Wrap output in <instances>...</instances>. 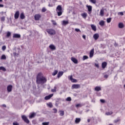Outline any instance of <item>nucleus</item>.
<instances>
[{
  "instance_id": "obj_15",
  "label": "nucleus",
  "mask_w": 125,
  "mask_h": 125,
  "mask_svg": "<svg viewBox=\"0 0 125 125\" xmlns=\"http://www.w3.org/2000/svg\"><path fill=\"white\" fill-rule=\"evenodd\" d=\"M93 38L94 39V40H95V41L98 40V39L99 38V34L96 33L93 36Z\"/></svg>"
},
{
  "instance_id": "obj_25",
  "label": "nucleus",
  "mask_w": 125,
  "mask_h": 125,
  "mask_svg": "<svg viewBox=\"0 0 125 125\" xmlns=\"http://www.w3.org/2000/svg\"><path fill=\"white\" fill-rule=\"evenodd\" d=\"M100 13L101 16H104V9H101Z\"/></svg>"
},
{
  "instance_id": "obj_2",
  "label": "nucleus",
  "mask_w": 125,
  "mask_h": 125,
  "mask_svg": "<svg viewBox=\"0 0 125 125\" xmlns=\"http://www.w3.org/2000/svg\"><path fill=\"white\" fill-rule=\"evenodd\" d=\"M56 11L58 14V16H61L62 15V6L59 5L56 8Z\"/></svg>"
},
{
  "instance_id": "obj_53",
  "label": "nucleus",
  "mask_w": 125,
  "mask_h": 125,
  "mask_svg": "<svg viewBox=\"0 0 125 125\" xmlns=\"http://www.w3.org/2000/svg\"><path fill=\"white\" fill-rule=\"evenodd\" d=\"M108 77H109V75H105L104 76V79H107Z\"/></svg>"
},
{
  "instance_id": "obj_16",
  "label": "nucleus",
  "mask_w": 125,
  "mask_h": 125,
  "mask_svg": "<svg viewBox=\"0 0 125 125\" xmlns=\"http://www.w3.org/2000/svg\"><path fill=\"white\" fill-rule=\"evenodd\" d=\"M71 61L73 63H75V64H78V60H77V59L72 57L71 58Z\"/></svg>"
},
{
  "instance_id": "obj_26",
  "label": "nucleus",
  "mask_w": 125,
  "mask_h": 125,
  "mask_svg": "<svg viewBox=\"0 0 125 125\" xmlns=\"http://www.w3.org/2000/svg\"><path fill=\"white\" fill-rule=\"evenodd\" d=\"M91 27L92 28V30H93V31H96V26L94 24H91Z\"/></svg>"
},
{
  "instance_id": "obj_9",
  "label": "nucleus",
  "mask_w": 125,
  "mask_h": 125,
  "mask_svg": "<svg viewBox=\"0 0 125 125\" xmlns=\"http://www.w3.org/2000/svg\"><path fill=\"white\" fill-rule=\"evenodd\" d=\"M20 13L19 11H17L15 13L14 17L15 19H18L19 18Z\"/></svg>"
},
{
  "instance_id": "obj_32",
  "label": "nucleus",
  "mask_w": 125,
  "mask_h": 125,
  "mask_svg": "<svg viewBox=\"0 0 125 125\" xmlns=\"http://www.w3.org/2000/svg\"><path fill=\"white\" fill-rule=\"evenodd\" d=\"M111 21H112V18H107L106 19L107 23H110Z\"/></svg>"
},
{
  "instance_id": "obj_46",
  "label": "nucleus",
  "mask_w": 125,
  "mask_h": 125,
  "mask_svg": "<svg viewBox=\"0 0 125 125\" xmlns=\"http://www.w3.org/2000/svg\"><path fill=\"white\" fill-rule=\"evenodd\" d=\"M42 12H45L46 11V9H45V7H43L42 10Z\"/></svg>"
},
{
  "instance_id": "obj_23",
  "label": "nucleus",
  "mask_w": 125,
  "mask_h": 125,
  "mask_svg": "<svg viewBox=\"0 0 125 125\" xmlns=\"http://www.w3.org/2000/svg\"><path fill=\"white\" fill-rule=\"evenodd\" d=\"M95 90L96 91H100V90H101V87H100V86H96V87H95Z\"/></svg>"
},
{
  "instance_id": "obj_62",
  "label": "nucleus",
  "mask_w": 125,
  "mask_h": 125,
  "mask_svg": "<svg viewBox=\"0 0 125 125\" xmlns=\"http://www.w3.org/2000/svg\"><path fill=\"white\" fill-rule=\"evenodd\" d=\"M87 122H88V123H90V119H88Z\"/></svg>"
},
{
  "instance_id": "obj_29",
  "label": "nucleus",
  "mask_w": 125,
  "mask_h": 125,
  "mask_svg": "<svg viewBox=\"0 0 125 125\" xmlns=\"http://www.w3.org/2000/svg\"><path fill=\"white\" fill-rule=\"evenodd\" d=\"M62 25H68L69 24V21H62Z\"/></svg>"
},
{
  "instance_id": "obj_47",
  "label": "nucleus",
  "mask_w": 125,
  "mask_h": 125,
  "mask_svg": "<svg viewBox=\"0 0 125 125\" xmlns=\"http://www.w3.org/2000/svg\"><path fill=\"white\" fill-rule=\"evenodd\" d=\"M118 15H121V16H123L124 15V13L123 12H119Z\"/></svg>"
},
{
  "instance_id": "obj_48",
  "label": "nucleus",
  "mask_w": 125,
  "mask_h": 125,
  "mask_svg": "<svg viewBox=\"0 0 125 125\" xmlns=\"http://www.w3.org/2000/svg\"><path fill=\"white\" fill-rule=\"evenodd\" d=\"M51 21L52 22L53 25H57V23L55 21Z\"/></svg>"
},
{
  "instance_id": "obj_20",
  "label": "nucleus",
  "mask_w": 125,
  "mask_h": 125,
  "mask_svg": "<svg viewBox=\"0 0 125 125\" xmlns=\"http://www.w3.org/2000/svg\"><path fill=\"white\" fill-rule=\"evenodd\" d=\"M63 73L64 72L63 71L59 72L57 75L58 78H60V77H62V76H63Z\"/></svg>"
},
{
  "instance_id": "obj_45",
  "label": "nucleus",
  "mask_w": 125,
  "mask_h": 125,
  "mask_svg": "<svg viewBox=\"0 0 125 125\" xmlns=\"http://www.w3.org/2000/svg\"><path fill=\"white\" fill-rule=\"evenodd\" d=\"M112 114H113V112H106L105 113V114L107 115V116H109V115H112Z\"/></svg>"
},
{
  "instance_id": "obj_28",
  "label": "nucleus",
  "mask_w": 125,
  "mask_h": 125,
  "mask_svg": "<svg viewBox=\"0 0 125 125\" xmlns=\"http://www.w3.org/2000/svg\"><path fill=\"white\" fill-rule=\"evenodd\" d=\"M47 106H48V107H49V108H52V107H53V105L52 104V103H49L47 104Z\"/></svg>"
},
{
  "instance_id": "obj_31",
  "label": "nucleus",
  "mask_w": 125,
  "mask_h": 125,
  "mask_svg": "<svg viewBox=\"0 0 125 125\" xmlns=\"http://www.w3.org/2000/svg\"><path fill=\"white\" fill-rule=\"evenodd\" d=\"M0 70L3 71V72H5V71H6V69H5L4 67L1 66L0 67Z\"/></svg>"
},
{
  "instance_id": "obj_43",
  "label": "nucleus",
  "mask_w": 125,
  "mask_h": 125,
  "mask_svg": "<svg viewBox=\"0 0 125 125\" xmlns=\"http://www.w3.org/2000/svg\"><path fill=\"white\" fill-rule=\"evenodd\" d=\"M1 59H3V60L6 59V57L5 56V55H2L1 56Z\"/></svg>"
},
{
  "instance_id": "obj_14",
  "label": "nucleus",
  "mask_w": 125,
  "mask_h": 125,
  "mask_svg": "<svg viewBox=\"0 0 125 125\" xmlns=\"http://www.w3.org/2000/svg\"><path fill=\"white\" fill-rule=\"evenodd\" d=\"M49 47L50 48V49H51V50H55V49H56V47H55V46L53 44L50 45Z\"/></svg>"
},
{
  "instance_id": "obj_56",
  "label": "nucleus",
  "mask_w": 125,
  "mask_h": 125,
  "mask_svg": "<svg viewBox=\"0 0 125 125\" xmlns=\"http://www.w3.org/2000/svg\"><path fill=\"white\" fill-rule=\"evenodd\" d=\"M114 46H118V44L116 42H115V43L114 44Z\"/></svg>"
},
{
  "instance_id": "obj_21",
  "label": "nucleus",
  "mask_w": 125,
  "mask_h": 125,
  "mask_svg": "<svg viewBox=\"0 0 125 125\" xmlns=\"http://www.w3.org/2000/svg\"><path fill=\"white\" fill-rule=\"evenodd\" d=\"M81 118H76L75 123V124H80V122H81Z\"/></svg>"
},
{
  "instance_id": "obj_33",
  "label": "nucleus",
  "mask_w": 125,
  "mask_h": 125,
  "mask_svg": "<svg viewBox=\"0 0 125 125\" xmlns=\"http://www.w3.org/2000/svg\"><path fill=\"white\" fill-rule=\"evenodd\" d=\"M11 36V33H10V32H8L7 33L6 37L9 38V37H10Z\"/></svg>"
},
{
  "instance_id": "obj_51",
  "label": "nucleus",
  "mask_w": 125,
  "mask_h": 125,
  "mask_svg": "<svg viewBox=\"0 0 125 125\" xmlns=\"http://www.w3.org/2000/svg\"><path fill=\"white\" fill-rule=\"evenodd\" d=\"M75 31L76 32H81V30H80V29L75 28Z\"/></svg>"
},
{
  "instance_id": "obj_36",
  "label": "nucleus",
  "mask_w": 125,
  "mask_h": 125,
  "mask_svg": "<svg viewBox=\"0 0 125 125\" xmlns=\"http://www.w3.org/2000/svg\"><path fill=\"white\" fill-rule=\"evenodd\" d=\"M56 89H57L56 86H55L53 89H51L52 92H56Z\"/></svg>"
},
{
  "instance_id": "obj_37",
  "label": "nucleus",
  "mask_w": 125,
  "mask_h": 125,
  "mask_svg": "<svg viewBox=\"0 0 125 125\" xmlns=\"http://www.w3.org/2000/svg\"><path fill=\"white\" fill-rule=\"evenodd\" d=\"M1 21L2 22H4V21H5V17H2L1 18Z\"/></svg>"
},
{
  "instance_id": "obj_59",
  "label": "nucleus",
  "mask_w": 125,
  "mask_h": 125,
  "mask_svg": "<svg viewBox=\"0 0 125 125\" xmlns=\"http://www.w3.org/2000/svg\"><path fill=\"white\" fill-rule=\"evenodd\" d=\"M48 6H49L50 7H52V5H51L50 4H49Z\"/></svg>"
},
{
  "instance_id": "obj_42",
  "label": "nucleus",
  "mask_w": 125,
  "mask_h": 125,
  "mask_svg": "<svg viewBox=\"0 0 125 125\" xmlns=\"http://www.w3.org/2000/svg\"><path fill=\"white\" fill-rule=\"evenodd\" d=\"M42 125H49V122H43L42 123Z\"/></svg>"
},
{
  "instance_id": "obj_24",
  "label": "nucleus",
  "mask_w": 125,
  "mask_h": 125,
  "mask_svg": "<svg viewBox=\"0 0 125 125\" xmlns=\"http://www.w3.org/2000/svg\"><path fill=\"white\" fill-rule=\"evenodd\" d=\"M81 16H82L83 18L85 19L87 17V14H86V13H83L81 14Z\"/></svg>"
},
{
  "instance_id": "obj_50",
  "label": "nucleus",
  "mask_w": 125,
  "mask_h": 125,
  "mask_svg": "<svg viewBox=\"0 0 125 125\" xmlns=\"http://www.w3.org/2000/svg\"><path fill=\"white\" fill-rule=\"evenodd\" d=\"M13 125H19V123L17 122H14L13 123Z\"/></svg>"
},
{
  "instance_id": "obj_17",
  "label": "nucleus",
  "mask_w": 125,
  "mask_h": 125,
  "mask_svg": "<svg viewBox=\"0 0 125 125\" xmlns=\"http://www.w3.org/2000/svg\"><path fill=\"white\" fill-rule=\"evenodd\" d=\"M70 80H71L72 83H77L78 82V81L76 79H74L73 78V76H72L70 77Z\"/></svg>"
},
{
  "instance_id": "obj_8",
  "label": "nucleus",
  "mask_w": 125,
  "mask_h": 125,
  "mask_svg": "<svg viewBox=\"0 0 125 125\" xmlns=\"http://www.w3.org/2000/svg\"><path fill=\"white\" fill-rule=\"evenodd\" d=\"M12 85H9L7 87V90L8 92H11L12 91Z\"/></svg>"
},
{
  "instance_id": "obj_49",
  "label": "nucleus",
  "mask_w": 125,
  "mask_h": 125,
  "mask_svg": "<svg viewBox=\"0 0 125 125\" xmlns=\"http://www.w3.org/2000/svg\"><path fill=\"white\" fill-rule=\"evenodd\" d=\"M53 110V111H54V113H55V114H56V113H57V109H56V108H54Z\"/></svg>"
},
{
  "instance_id": "obj_64",
  "label": "nucleus",
  "mask_w": 125,
  "mask_h": 125,
  "mask_svg": "<svg viewBox=\"0 0 125 125\" xmlns=\"http://www.w3.org/2000/svg\"><path fill=\"white\" fill-rule=\"evenodd\" d=\"M89 111V110H87L86 111V112H88Z\"/></svg>"
},
{
  "instance_id": "obj_4",
  "label": "nucleus",
  "mask_w": 125,
  "mask_h": 125,
  "mask_svg": "<svg viewBox=\"0 0 125 125\" xmlns=\"http://www.w3.org/2000/svg\"><path fill=\"white\" fill-rule=\"evenodd\" d=\"M21 119H22L23 121H24V122L26 124H29L30 123V121L25 115H22L21 116Z\"/></svg>"
},
{
  "instance_id": "obj_61",
  "label": "nucleus",
  "mask_w": 125,
  "mask_h": 125,
  "mask_svg": "<svg viewBox=\"0 0 125 125\" xmlns=\"http://www.w3.org/2000/svg\"><path fill=\"white\" fill-rule=\"evenodd\" d=\"M3 107H5V108H6V105H5V104H3Z\"/></svg>"
},
{
  "instance_id": "obj_41",
  "label": "nucleus",
  "mask_w": 125,
  "mask_h": 125,
  "mask_svg": "<svg viewBox=\"0 0 125 125\" xmlns=\"http://www.w3.org/2000/svg\"><path fill=\"white\" fill-rule=\"evenodd\" d=\"M1 49H2V50H3V51H4V50H5V49H6V46L3 45Z\"/></svg>"
},
{
  "instance_id": "obj_54",
  "label": "nucleus",
  "mask_w": 125,
  "mask_h": 125,
  "mask_svg": "<svg viewBox=\"0 0 125 125\" xmlns=\"http://www.w3.org/2000/svg\"><path fill=\"white\" fill-rule=\"evenodd\" d=\"M95 65L96 67H97V68H99V64L95 63Z\"/></svg>"
},
{
  "instance_id": "obj_40",
  "label": "nucleus",
  "mask_w": 125,
  "mask_h": 125,
  "mask_svg": "<svg viewBox=\"0 0 125 125\" xmlns=\"http://www.w3.org/2000/svg\"><path fill=\"white\" fill-rule=\"evenodd\" d=\"M120 121V119L117 118L116 120H114V123H115V124H117V123H119Z\"/></svg>"
},
{
  "instance_id": "obj_34",
  "label": "nucleus",
  "mask_w": 125,
  "mask_h": 125,
  "mask_svg": "<svg viewBox=\"0 0 125 125\" xmlns=\"http://www.w3.org/2000/svg\"><path fill=\"white\" fill-rule=\"evenodd\" d=\"M63 115H64V111H62V110L60 111V115L62 117L63 116Z\"/></svg>"
},
{
  "instance_id": "obj_1",
  "label": "nucleus",
  "mask_w": 125,
  "mask_h": 125,
  "mask_svg": "<svg viewBox=\"0 0 125 125\" xmlns=\"http://www.w3.org/2000/svg\"><path fill=\"white\" fill-rule=\"evenodd\" d=\"M47 82L46 78L42 76V73H39L36 77V83L37 84H42L45 83Z\"/></svg>"
},
{
  "instance_id": "obj_10",
  "label": "nucleus",
  "mask_w": 125,
  "mask_h": 125,
  "mask_svg": "<svg viewBox=\"0 0 125 125\" xmlns=\"http://www.w3.org/2000/svg\"><path fill=\"white\" fill-rule=\"evenodd\" d=\"M35 20L37 21L40 20V18H41V15L40 14H36L34 16Z\"/></svg>"
},
{
  "instance_id": "obj_11",
  "label": "nucleus",
  "mask_w": 125,
  "mask_h": 125,
  "mask_svg": "<svg viewBox=\"0 0 125 125\" xmlns=\"http://www.w3.org/2000/svg\"><path fill=\"white\" fill-rule=\"evenodd\" d=\"M52 96H53V94H51L48 96L45 97L44 99L45 100H49V99H50Z\"/></svg>"
},
{
  "instance_id": "obj_6",
  "label": "nucleus",
  "mask_w": 125,
  "mask_h": 125,
  "mask_svg": "<svg viewBox=\"0 0 125 125\" xmlns=\"http://www.w3.org/2000/svg\"><path fill=\"white\" fill-rule=\"evenodd\" d=\"M86 7L88 8V13L90 14L92 11V6L91 5H86Z\"/></svg>"
},
{
  "instance_id": "obj_38",
  "label": "nucleus",
  "mask_w": 125,
  "mask_h": 125,
  "mask_svg": "<svg viewBox=\"0 0 125 125\" xmlns=\"http://www.w3.org/2000/svg\"><path fill=\"white\" fill-rule=\"evenodd\" d=\"M86 59H88V57L87 56H83V60H85Z\"/></svg>"
},
{
  "instance_id": "obj_22",
  "label": "nucleus",
  "mask_w": 125,
  "mask_h": 125,
  "mask_svg": "<svg viewBox=\"0 0 125 125\" xmlns=\"http://www.w3.org/2000/svg\"><path fill=\"white\" fill-rule=\"evenodd\" d=\"M118 26L119 28H120V29H123V28H124V23L122 22L119 23L118 24Z\"/></svg>"
},
{
  "instance_id": "obj_57",
  "label": "nucleus",
  "mask_w": 125,
  "mask_h": 125,
  "mask_svg": "<svg viewBox=\"0 0 125 125\" xmlns=\"http://www.w3.org/2000/svg\"><path fill=\"white\" fill-rule=\"evenodd\" d=\"M4 5L3 4H0V7H3Z\"/></svg>"
},
{
  "instance_id": "obj_60",
  "label": "nucleus",
  "mask_w": 125,
  "mask_h": 125,
  "mask_svg": "<svg viewBox=\"0 0 125 125\" xmlns=\"http://www.w3.org/2000/svg\"><path fill=\"white\" fill-rule=\"evenodd\" d=\"M58 105H59L58 104H57V103L55 104V106H56L57 107L58 106Z\"/></svg>"
},
{
  "instance_id": "obj_52",
  "label": "nucleus",
  "mask_w": 125,
  "mask_h": 125,
  "mask_svg": "<svg viewBox=\"0 0 125 125\" xmlns=\"http://www.w3.org/2000/svg\"><path fill=\"white\" fill-rule=\"evenodd\" d=\"M100 101H101V103H105V100H104L101 99Z\"/></svg>"
},
{
  "instance_id": "obj_63",
  "label": "nucleus",
  "mask_w": 125,
  "mask_h": 125,
  "mask_svg": "<svg viewBox=\"0 0 125 125\" xmlns=\"http://www.w3.org/2000/svg\"><path fill=\"white\" fill-rule=\"evenodd\" d=\"M0 2H2V0H0Z\"/></svg>"
},
{
  "instance_id": "obj_3",
  "label": "nucleus",
  "mask_w": 125,
  "mask_h": 125,
  "mask_svg": "<svg viewBox=\"0 0 125 125\" xmlns=\"http://www.w3.org/2000/svg\"><path fill=\"white\" fill-rule=\"evenodd\" d=\"M46 31L51 36H54L56 34L55 30L52 29H47L46 30Z\"/></svg>"
},
{
  "instance_id": "obj_27",
  "label": "nucleus",
  "mask_w": 125,
  "mask_h": 125,
  "mask_svg": "<svg viewBox=\"0 0 125 125\" xmlns=\"http://www.w3.org/2000/svg\"><path fill=\"white\" fill-rule=\"evenodd\" d=\"M21 19H25V15H24V13H21L20 15Z\"/></svg>"
},
{
  "instance_id": "obj_7",
  "label": "nucleus",
  "mask_w": 125,
  "mask_h": 125,
  "mask_svg": "<svg viewBox=\"0 0 125 125\" xmlns=\"http://www.w3.org/2000/svg\"><path fill=\"white\" fill-rule=\"evenodd\" d=\"M13 38L14 39H20L21 38V35L19 34H14Z\"/></svg>"
},
{
  "instance_id": "obj_19",
  "label": "nucleus",
  "mask_w": 125,
  "mask_h": 125,
  "mask_svg": "<svg viewBox=\"0 0 125 125\" xmlns=\"http://www.w3.org/2000/svg\"><path fill=\"white\" fill-rule=\"evenodd\" d=\"M36 116V113L33 112L29 115V119H33Z\"/></svg>"
},
{
  "instance_id": "obj_39",
  "label": "nucleus",
  "mask_w": 125,
  "mask_h": 125,
  "mask_svg": "<svg viewBox=\"0 0 125 125\" xmlns=\"http://www.w3.org/2000/svg\"><path fill=\"white\" fill-rule=\"evenodd\" d=\"M66 101H72V98H71V97H68L66 99Z\"/></svg>"
},
{
  "instance_id": "obj_44",
  "label": "nucleus",
  "mask_w": 125,
  "mask_h": 125,
  "mask_svg": "<svg viewBox=\"0 0 125 125\" xmlns=\"http://www.w3.org/2000/svg\"><path fill=\"white\" fill-rule=\"evenodd\" d=\"M82 106H83V105L82 104H76L77 108H79L80 107H82Z\"/></svg>"
},
{
  "instance_id": "obj_58",
  "label": "nucleus",
  "mask_w": 125,
  "mask_h": 125,
  "mask_svg": "<svg viewBox=\"0 0 125 125\" xmlns=\"http://www.w3.org/2000/svg\"><path fill=\"white\" fill-rule=\"evenodd\" d=\"M83 39H84V40H85V38H86L85 35H83Z\"/></svg>"
},
{
  "instance_id": "obj_18",
  "label": "nucleus",
  "mask_w": 125,
  "mask_h": 125,
  "mask_svg": "<svg viewBox=\"0 0 125 125\" xmlns=\"http://www.w3.org/2000/svg\"><path fill=\"white\" fill-rule=\"evenodd\" d=\"M99 25L100 26H101L102 27H103V26H104V25H105V21H101L99 22Z\"/></svg>"
},
{
  "instance_id": "obj_5",
  "label": "nucleus",
  "mask_w": 125,
  "mask_h": 125,
  "mask_svg": "<svg viewBox=\"0 0 125 125\" xmlns=\"http://www.w3.org/2000/svg\"><path fill=\"white\" fill-rule=\"evenodd\" d=\"M72 89H78V88H81V85L79 84H74L72 85Z\"/></svg>"
},
{
  "instance_id": "obj_55",
  "label": "nucleus",
  "mask_w": 125,
  "mask_h": 125,
  "mask_svg": "<svg viewBox=\"0 0 125 125\" xmlns=\"http://www.w3.org/2000/svg\"><path fill=\"white\" fill-rule=\"evenodd\" d=\"M13 54L15 56H17V55H18V54L16 53V52H14Z\"/></svg>"
},
{
  "instance_id": "obj_13",
  "label": "nucleus",
  "mask_w": 125,
  "mask_h": 125,
  "mask_svg": "<svg viewBox=\"0 0 125 125\" xmlns=\"http://www.w3.org/2000/svg\"><path fill=\"white\" fill-rule=\"evenodd\" d=\"M107 67V62H104L102 63V68L105 69Z\"/></svg>"
},
{
  "instance_id": "obj_12",
  "label": "nucleus",
  "mask_w": 125,
  "mask_h": 125,
  "mask_svg": "<svg viewBox=\"0 0 125 125\" xmlns=\"http://www.w3.org/2000/svg\"><path fill=\"white\" fill-rule=\"evenodd\" d=\"M94 55V49H92V50H91L90 52V55H89L90 58L93 57Z\"/></svg>"
},
{
  "instance_id": "obj_35",
  "label": "nucleus",
  "mask_w": 125,
  "mask_h": 125,
  "mask_svg": "<svg viewBox=\"0 0 125 125\" xmlns=\"http://www.w3.org/2000/svg\"><path fill=\"white\" fill-rule=\"evenodd\" d=\"M89 1L92 3H94V4H95V3H96V0H89Z\"/></svg>"
},
{
  "instance_id": "obj_30",
  "label": "nucleus",
  "mask_w": 125,
  "mask_h": 125,
  "mask_svg": "<svg viewBox=\"0 0 125 125\" xmlns=\"http://www.w3.org/2000/svg\"><path fill=\"white\" fill-rule=\"evenodd\" d=\"M58 73V71L57 70H55L52 73V76H56Z\"/></svg>"
}]
</instances>
